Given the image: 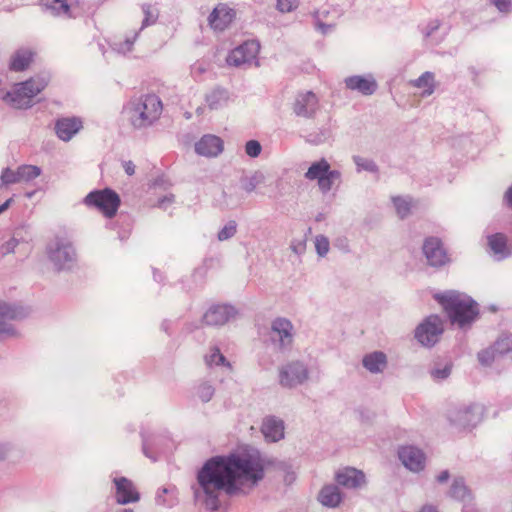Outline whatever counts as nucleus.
Here are the masks:
<instances>
[{
	"instance_id": "31",
	"label": "nucleus",
	"mask_w": 512,
	"mask_h": 512,
	"mask_svg": "<svg viewBox=\"0 0 512 512\" xmlns=\"http://www.w3.org/2000/svg\"><path fill=\"white\" fill-rule=\"evenodd\" d=\"M142 10L145 15L142 26L144 27L154 24L159 15L158 9L151 4H144L142 6Z\"/></svg>"
},
{
	"instance_id": "6",
	"label": "nucleus",
	"mask_w": 512,
	"mask_h": 512,
	"mask_svg": "<svg viewBox=\"0 0 512 512\" xmlns=\"http://www.w3.org/2000/svg\"><path fill=\"white\" fill-rule=\"evenodd\" d=\"M341 173L331 169L330 164L324 158L311 164L305 173V178L310 181H317L320 191L326 193L331 190L333 184L339 181Z\"/></svg>"
},
{
	"instance_id": "23",
	"label": "nucleus",
	"mask_w": 512,
	"mask_h": 512,
	"mask_svg": "<svg viewBox=\"0 0 512 512\" xmlns=\"http://www.w3.org/2000/svg\"><path fill=\"white\" fill-rule=\"evenodd\" d=\"M318 499L324 506L333 508L340 504L342 496L338 487L334 485H328L322 488Z\"/></svg>"
},
{
	"instance_id": "19",
	"label": "nucleus",
	"mask_w": 512,
	"mask_h": 512,
	"mask_svg": "<svg viewBox=\"0 0 512 512\" xmlns=\"http://www.w3.org/2000/svg\"><path fill=\"white\" fill-rule=\"evenodd\" d=\"M195 149L200 155L213 157L222 152L223 142L217 136L205 135L196 143Z\"/></svg>"
},
{
	"instance_id": "7",
	"label": "nucleus",
	"mask_w": 512,
	"mask_h": 512,
	"mask_svg": "<svg viewBox=\"0 0 512 512\" xmlns=\"http://www.w3.org/2000/svg\"><path fill=\"white\" fill-rule=\"evenodd\" d=\"M443 330V322L440 317L431 315L417 327L415 337L422 345L431 347L439 340Z\"/></svg>"
},
{
	"instance_id": "42",
	"label": "nucleus",
	"mask_w": 512,
	"mask_h": 512,
	"mask_svg": "<svg viewBox=\"0 0 512 512\" xmlns=\"http://www.w3.org/2000/svg\"><path fill=\"white\" fill-rule=\"evenodd\" d=\"M495 353L494 348L484 350L478 354V359L483 365H489L493 362Z\"/></svg>"
},
{
	"instance_id": "9",
	"label": "nucleus",
	"mask_w": 512,
	"mask_h": 512,
	"mask_svg": "<svg viewBox=\"0 0 512 512\" xmlns=\"http://www.w3.org/2000/svg\"><path fill=\"white\" fill-rule=\"evenodd\" d=\"M318 105L319 101L317 96L313 92L307 91L299 93L296 96L292 104V109L297 116L310 118L317 111Z\"/></svg>"
},
{
	"instance_id": "25",
	"label": "nucleus",
	"mask_w": 512,
	"mask_h": 512,
	"mask_svg": "<svg viewBox=\"0 0 512 512\" xmlns=\"http://www.w3.org/2000/svg\"><path fill=\"white\" fill-rule=\"evenodd\" d=\"M488 244L494 254L500 255L501 257L507 254V239L501 234L497 233L488 237Z\"/></svg>"
},
{
	"instance_id": "51",
	"label": "nucleus",
	"mask_w": 512,
	"mask_h": 512,
	"mask_svg": "<svg viewBox=\"0 0 512 512\" xmlns=\"http://www.w3.org/2000/svg\"><path fill=\"white\" fill-rule=\"evenodd\" d=\"M420 512H437V510L432 506H424Z\"/></svg>"
},
{
	"instance_id": "21",
	"label": "nucleus",
	"mask_w": 512,
	"mask_h": 512,
	"mask_svg": "<svg viewBox=\"0 0 512 512\" xmlns=\"http://www.w3.org/2000/svg\"><path fill=\"white\" fill-rule=\"evenodd\" d=\"M81 128L82 122L78 118H63L56 123V133L64 141L70 140Z\"/></svg>"
},
{
	"instance_id": "15",
	"label": "nucleus",
	"mask_w": 512,
	"mask_h": 512,
	"mask_svg": "<svg viewBox=\"0 0 512 512\" xmlns=\"http://www.w3.org/2000/svg\"><path fill=\"white\" fill-rule=\"evenodd\" d=\"M50 258L55 264L63 266L73 260L75 252L69 242L57 240L49 250Z\"/></svg>"
},
{
	"instance_id": "2",
	"label": "nucleus",
	"mask_w": 512,
	"mask_h": 512,
	"mask_svg": "<svg viewBox=\"0 0 512 512\" xmlns=\"http://www.w3.org/2000/svg\"><path fill=\"white\" fill-rule=\"evenodd\" d=\"M435 298L442 305L452 324L463 327L474 321L478 315L476 303L468 296L448 292L436 295Z\"/></svg>"
},
{
	"instance_id": "29",
	"label": "nucleus",
	"mask_w": 512,
	"mask_h": 512,
	"mask_svg": "<svg viewBox=\"0 0 512 512\" xmlns=\"http://www.w3.org/2000/svg\"><path fill=\"white\" fill-rule=\"evenodd\" d=\"M205 362L208 366L224 365L230 368V363L226 361V358L218 348L211 349L210 354L205 357Z\"/></svg>"
},
{
	"instance_id": "44",
	"label": "nucleus",
	"mask_w": 512,
	"mask_h": 512,
	"mask_svg": "<svg viewBox=\"0 0 512 512\" xmlns=\"http://www.w3.org/2000/svg\"><path fill=\"white\" fill-rule=\"evenodd\" d=\"M492 2L502 12H507L509 10V0H492Z\"/></svg>"
},
{
	"instance_id": "24",
	"label": "nucleus",
	"mask_w": 512,
	"mask_h": 512,
	"mask_svg": "<svg viewBox=\"0 0 512 512\" xmlns=\"http://www.w3.org/2000/svg\"><path fill=\"white\" fill-rule=\"evenodd\" d=\"M363 365L370 372H380L386 366V355L382 352L371 353L364 357Z\"/></svg>"
},
{
	"instance_id": "30",
	"label": "nucleus",
	"mask_w": 512,
	"mask_h": 512,
	"mask_svg": "<svg viewBox=\"0 0 512 512\" xmlns=\"http://www.w3.org/2000/svg\"><path fill=\"white\" fill-rule=\"evenodd\" d=\"M392 200L396 208V212L401 218L406 217L410 213L412 207V200H407L399 196L393 197Z\"/></svg>"
},
{
	"instance_id": "46",
	"label": "nucleus",
	"mask_w": 512,
	"mask_h": 512,
	"mask_svg": "<svg viewBox=\"0 0 512 512\" xmlns=\"http://www.w3.org/2000/svg\"><path fill=\"white\" fill-rule=\"evenodd\" d=\"M450 368H445L443 370H436L433 372L434 377L436 378H445L449 375Z\"/></svg>"
},
{
	"instance_id": "1",
	"label": "nucleus",
	"mask_w": 512,
	"mask_h": 512,
	"mask_svg": "<svg viewBox=\"0 0 512 512\" xmlns=\"http://www.w3.org/2000/svg\"><path fill=\"white\" fill-rule=\"evenodd\" d=\"M263 477V466L258 456L237 453L210 459L199 471L197 480L206 498L205 506L211 511L219 508V493L235 494L245 486H253Z\"/></svg>"
},
{
	"instance_id": "33",
	"label": "nucleus",
	"mask_w": 512,
	"mask_h": 512,
	"mask_svg": "<svg viewBox=\"0 0 512 512\" xmlns=\"http://www.w3.org/2000/svg\"><path fill=\"white\" fill-rule=\"evenodd\" d=\"M206 100L210 109H217L226 101V97L220 91H213L207 96Z\"/></svg>"
},
{
	"instance_id": "3",
	"label": "nucleus",
	"mask_w": 512,
	"mask_h": 512,
	"mask_svg": "<svg viewBox=\"0 0 512 512\" xmlns=\"http://www.w3.org/2000/svg\"><path fill=\"white\" fill-rule=\"evenodd\" d=\"M162 102L156 95H145L131 102L130 121L136 128L152 125L162 113Z\"/></svg>"
},
{
	"instance_id": "32",
	"label": "nucleus",
	"mask_w": 512,
	"mask_h": 512,
	"mask_svg": "<svg viewBox=\"0 0 512 512\" xmlns=\"http://www.w3.org/2000/svg\"><path fill=\"white\" fill-rule=\"evenodd\" d=\"M496 353L503 354L512 350V336L503 335L501 336L494 345Z\"/></svg>"
},
{
	"instance_id": "49",
	"label": "nucleus",
	"mask_w": 512,
	"mask_h": 512,
	"mask_svg": "<svg viewBox=\"0 0 512 512\" xmlns=\"http://www.w3.org/2000/svg\"><path fill=\"white\" fill-rule=\"evenodd\" d=\"M505 198L510 206H512V187L506 192Z\"/></svg>"
},
{
	"instance_id": "54",
	"label": "nucleus",
	"mask_w": 512,
	"mask_h": 512,
	"mask_svg": "<svg viewBox=\"0 0 512 512\" xmlns=\"http://www.w3.org/2000/svg\"><path fill=\"white\" fill-rule=\"evenodd\" d=\"M122 512H133L132 510H123Z\"/></svg>"
},
{
	"instance_id": "28",
	"label": "nucleus",
	"mask_w": 512,
	"mask_h": 512,
	"mask_svg": "<svg viewBox=\"0 0 512 512\" xmlns=\"http://www.w3.org/2000/svg\"><path fill=\"white\" fill-rule=\"evenodd\" d=\"M18 177L20 182L30 181L38 177L41 173V169L34 165H22L17 168Z\"/></svg>"
},
{
	"instance_id": "14",
	"label": "nucleus",
	"mask_w": 512,
	"mask_h": 512,
	"mask_svg": "<svg viewBox=\"0 0 512 512\" xmlns=\"http://www.w3.org/2000/svg\"><path fill=\"white\" fill-rule=\"evenodd\" d=\"M116 486V501L118 504H128L138 502L140 494L133 482L125 477L114 479Z\"/></svg>"
},
{
	"instance_id": "18",
	"label": "nucleus",
	"mask_w": 512,
	"mask_h": 512,
	"mask_svg": "<svg viewBox=\"0 0 512 512\" xmlns=\"http://www.w3.org/2000/svg\"><path fill=\"white\" fill-rule=\"evenodd\" d=\"M346 87L355 90L363 95H371L377 89V83L371 76L355 75L345 79Z\"/></svg>"
},
{
	"instance_id": "16",
	"label": "nucleus",
	"mask_w": 512,
	"mask_h": 512,
	"mask_svg": "<svg viewBox=\"0 0 512 512\" xmlns=\"http://www.w3.org/2000/svg\"><path fill=\"white\" fill-rule=\"evenodd\" d=\"M335 480L344 487L358 488L365 483V475L361 470L346 467L336 473Z\"/></svg>"
},
{
	"instance_id": "13",
	"label": "nucleus",
	"mask_w": 512,
	"mask_h": 512,
	"mask_svg": "<svg viewBox=\"0 0 512 512\" xmlns=\"http://www.w3.org/2000/svg\"><path fill=\"white\" fill-rule=\"evenodd\" d=\"M235 11L226 4L217 5L211 12L208 21L210 27L215 31L225 30L234 20Z\"/></svg>"
},
{
	"instance_id": "4",
	"label": "nucleus",
	"mask_w": 512,
	"mask_h": 512,
	"mask_svg": "<svg viewBox=\"0 0 512 512\" xmlns=\"http://www.w3.org/2000/svg\"><path fill=\"white\" fill-rule=\"evenodd\" d=\"M48 82L44 78H31L25 82L14 85L12 91L8 92L3 100L13 108H28L32 104L33 98L42 92Z\"/></svg>"
},
{
	"instance_id": "36",
	"label": "nucleus",
	"mask_w": 512,
	"mask_h": 512,
	"mask_svg": "<svg viewBox=\"0 0 512 512\" xmlns=\"http://www.w3.org/2000/svg\"><path fill=\"white\" fill-rule=\"evenodd\" d=\"M261 150H262L261 145L256 140H249L245 145L246 154L253 158L259 156L261 153Z\"/></svg>"
},
{
	"instance_id": "48",
	"label": "nucleus",
	"mask_w": 512,
	"mask_h": 512,
	"mask_svg": "<svg viewBox=\"0 0 512 512\" xmlns=\"http://www.w3.org/2000/svg\"><path fill=\"white\" fill-rule=\"evenodd\" d=\"M448 478H449V473H448V471H443L442 473H440V475L438 476V478H437V479H438V481H439V482H441V483H442V482L447 481V480H448Z\"/></svg>"
},
{
	"instance_id": "38",
	"label": "nucleus",
	"mask_w": 512,
	"mask_h": 512,
	"mask_svg": "<svg viewBox=\"0 0 512 512\" xmlns=\"http://www.w3.org/2000/svg\"><path fill=\"white\" fill-rule=\"evenodd\" d=\"M1 181L3 184H13L20 182L18 177V171H13L8 168L3 170L1 174Z\"/></svg>"
},
{
	"instance_id": "39",
	"label": "nucleus",
	"mask_w": 512,
	"mask_h": 512,
	"mask_svg": "<svg viewBox=\"0 0 512 512\" xmlns=\"http://www.w3.org/2000/svg\"><path fill=\"white\" fill-rule=\"evenodd\" d=\"M51 8L56 11L57 14L69 15L70 7L67 0H52Z\"/></svg>"
},
{
	"instance_id": "37",
	"label": "nucleus",
	"mask_w": 512,
	"mask_h": 512,
	"mask_svg": "<svg viewBox=\"0 0 512 512\" xmlns=\"http://www.w3.org/2000/svg\"><path fill=\"white\" fill-rule=\"evenodd\" d=\"M315 247L320 256H324L329 251V241L326 237L319 235L315 238Z\"/></svg>"
},
{
	"instance_id": "50",
	"label": "nucleus",
	"mask_w": 512,
	"mask_h": 512,
	"mask_svg": "<svg viewBox=\"0 0 512 512\" xmlns=\"http://www.w3.org/2000/svg\"><path fill=\"white\" fill-rule=\"evenodd\" d=\"M11 202H12V199H8L5 203L0 205V214L3 213L10 206Z\"/></svg>"
},
{
	"instance_id": "17",
	"label": "nucleus",
	"mask_w": 512,
	"mask_h": 512,
	"mask_svg": "<svg viewBox=\"0 0 512 512\" xmlns=\"http://www.w3.org/2000/svg\"><path fill=\"white\" fill-rule=\"evenodd\" d=\"M233 315V309L226 305H216L211 307L203 317V321L208 326H219L229 321Z\"/></svg>"
},
{
	"instance_id": "40",
	"label": "nucleus",
	"mask_w": 512,
	"mask_h": 512,
	"mask_svg": "<svg viewBox=\"0 0 512 512\" xmlns=\"http://www.w3.org/2000/svg\"><path fill=\"white\" fill-rule=\"evenodd\" d=\"M236 233V224L235 222L231 221L227 225L224 226V228L219 232L218 238L219 240L223 241L230 237H232Z\"/></svg>"
},
{
	"instance_id": "43",
	"label": "nucleus",
	"mask_w": 512,
	"mask_h": 512,
	"mask_svg": "<svg viewBox=\"0 0 512 512\" xmlns=\"http://www.w3.org/2000/svg\"><path fill=\"white\" fill-rule=\"evenodd\" d=\"M466 488L463 485H460L458 482H455L452 486V494L454 497H464L466 494Z\"/></svg>"
},
{
	"instance_id": "52",
	"label": "nucleus",
	"mask_w": 512,
	"mask_h": 512,
	"mask_svg": "<svg viewBox=\"0 0 512 512\" xmlns=\"http://www.w3.org/2000/svg\"><path fill=\"white\" fill-rule=\"evenodd\" d=\"M132 44H133V41L127 40L126 47L124 49L129 51L131 49Z\"/></svg>"
},
{
	"instance_id": "11",
	"label": "nucleus",
	"mask_w": 512,
	"mask_h": 512,
	"mask_svg": "<svg viewBox=\"0 0 512 512\" xmlns=\"http://www.w3.org/2000/svg\"><path fill=\"white\" fill-rule=\"evenodd\" d=\"M308 377L307 369L300 362L288 364L280 372V384L284 387H293L303 383Z\"/></svg>"
},
{
	"instance_id": "5",
	"label": "nucleus",
	"mask_w": 512,
	"mask_h": 512,
	"mask_svg": "<svg viewBox=\"0 0 512 512\" xmlns=\"http://www.w3.org/2000/svg\"><path fill=\"white\" fill-rule=\"evenodd\" d=\"M83 202L87 207L98 210L105 217L113 218L118 211L121 200L115 191L105 188L90 192Z\"/></svg>"
},
{
	"instance_id": "47",
	"label": "nucleus",
	"mask_w": 512,
	"mask_h": 512,
	"mask_svg": "<svg viewBox=\"0 0 512 512\" xmlns=\"http://www.w3.org/2000/svg\"><path fill=\"white\" fill-rule=\"evenodd\" d=\"M10 333H11V328L6 323L0 321V336L5 335V334L8 335Z\"/></svg>"
},
{
	"instance_id": "45",
	"label": "nucleus",
	"mask_w": 512,
	"mask_h": 512,
	"mask_svg": "<svg viewBox=\"0 0 512 512\" xmlns=\"http://www.w3.org/2000/svg\"><path fill=\"white\" fill-rule=\"evenodd\" d=\"M123 168L127 175L132 176L135 173V165L132 161H126L123 163Z\"/></svg>"
},
{
	"instance_id": "26",
	"label": "nucleus",
	"mask_w": 512,
	"mask_h": 512,
	"mask_svg": "<svg viewBox=\"0 0 512 512\" xmlns=\"http://www.w3.org/2000/svg\"><path fill=\"white\" fill-rule=\"evenodd\" d=\"M273 331L279 334L281 342L284 343L287 339V343H291L292 340V324L286 319H277L272 325Z\"/></svg>"
},
{
	"instance_id": "27",
	"label": "nucleus",
	"mask_w": 512,
	"mask_h": 512,
	"mask_svg": "<svg viewBox=\"0 0 512 512\" xmlns=\"http://www.w3.org/2000/svg\"><path fill=\"white\" fill-rule=\"evenodd\" d=\"M413 85L423 89V94L431 95L434 91V75L431 72H425L413 82Z\"/></svg>"
},
{
	"instance_id": "10",
	"label": "nucleus",
	"mask_w": 512,
	"mask_h": 512,
	"mask_svg": "<svg viewBox=\"0 0 512 512\" xmlns=\"http://www.w3.org/2000/svg\"><path fill=\"white\" fill-rule=\"evenodd\" d=\"M423 252L431 266H442L445 265L449 260L447 253L443 248L442 242L440 239L435 237H429L425 239Z\"/></svg>"
},
{
	"instance_id": "41",
	"label": "nucleus",
	"mask_w": 512,
	"mask_h": 512,
	"mask_svg": "<svg viewBox=\"0 0 512 512\" xmlns=\"http://www.w3.org/2000/svg\"><path fill=\"white\" fill-rule=\"evenodd\" d=\"M297 5V0H277V8L281 12H291Z\"/></svg>"
},
{
	"instance_id": "34",
	"label": "nucleus",
	"mask_w": 512,
	"mask_h": 512,
	"mask_svg": "<svg viewBox=\"0 0 512 512\" xmlns=\"http://www.w3.org/2000/svg\"><path fill=\"white\" fill-rule=\"evenodd\" d=\"M214 395V388L207 383H202L197 389V396L202 402H208Z\"/></svg>"
},
{
	"instance_id": "8",
	"label": "nucleus",
	"mask_w": 512,
	"mask_h": 512,
	"mask_svg": "<svg viewBox=\"0 0 512 512\" xmlns=\"http://www.w3.org/2000/svg\"><path fill=\"white\" fill-rule=\"evenodd\" d=\"M259 49L260 46L256 41H246L233 49L226 61L231 66H240L253 60L257 56Z\"/></svg>"
},
{
	"instance_id": "53",
	"label": "nucleus",
	"mask_w": 512,
	"mask_h": 512,
	"mask_svg": "<svg viewBox=\"0 0 512 512\" xmlns=\"http://www.w3.org/2000/svg\"><path fill=\"white\" fill-rule=\"evenodd\" d=\"M162 492H163L164 494H166V493H168V489H167V488H163V489H162Z\"/></svg>"
},
{
	"instance_id": "22",
	"label": "nucleus",
	"mask_w": 512,
	"mask_h": 512,
	"mask_svg": "<svg viewBox=\"0 0 512 512\" xmlns=\"http://www.w3.org/2000/svg\"><path fill=\"white\" fill-rule=\"evenodd\" d=\"M34 60V53L29 49H20L11 57L10 69L16 72L26 70Z\"/></svg>"
},
{
	"instance_id": "35",
	"label": "nucleus",
	"mask_w": 512,
	"mask_h": 512,
	"mask_svg": "<svg viewBox=\"0 0 512 512\" xmlns=\"http://www.w3.org/2000/svg\"><path fill=\"white\" fill-rule=\"evenodd\" d=\"M21 314L22 313L16 308L10 307L5 303H0V317L13 320L21 317Z\"/></svg>"
},
{
	"instance_id": "20",
	"label": "nucleus",
	"mask_w": 512,
	"mask_h": 512,
	"mask_svg": "<svg viewBox=\"0 0 512 512\" xmlns=\"http://www.w3.org/2000/svg\"><path fill=\"white\" fill-rule=\"evenodd\" d=\"M261 431L267 441L276 442L284 437V424L274 417H267L263 421Z\"/></svg>"
},
{
	"instance_id": "12",
	"label": "nucleus",
	"mask_w": 512,
	"mask_h": 512,
	"mask_svg": "<svg viewBox=\"0 0 512 512\" xmlns=\"http://www.w3.org/2000/svg\"><path fill=\"white\" fill-rule=\"evenodd\" d=\"M399 458L403 465L411 471H421L425 466L424 453L414 446H403L398 451Z\"/></svg>"
}]
</instances>
